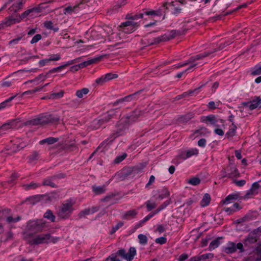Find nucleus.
<instances>
[{"instance_id": "1", "label": "nucleus", "mask_w": 261, "mask_h": 261, "mask_svg": "<svg viewBox=\"0 0 261 261\" xmlns=\"http://www.w3.org/2000/svg\"><path fill=\"white\" fill-rule=\"evenodd\" d=\"M128 118L124 116L118 121L116 124V130L113 133L107 140L103 141L101 145H103L105 144L112 142L118 137L123 135L125 130L128 128L129 125L132 124Z\"/></svg>"}, {"instance_id": "2", "label": "nucleus", "mask_w": 261, "mask_h": 261, "mask_svg": "<svg viewBox=\"0 0 261 261\" xmlns=\"http://www.w3.org/2000/svg\"><path fill=\"white\" fill-rule=\"evenodd\" d=\"M25 3V0H6L5 4L0 9V11L5 9L8 5L12 4L9 8V13L13 14L16 13L18 11L22 9L23 5Z\"/></svg>"}, {"instance_id": "3", "label": "nucleus", "mask_w": 261, "mask_h": 261, "mask_svg": "<svg viewBox=\"0 0 261 261\" xmlns=\"http://www.w3.org/2000/svg\"><path fill=\"white\" fill-rule=\"evenodd\" d=\"M182 34V33H181L180 31L172 30L161 36L153 38L152 40L148 39L147 43L148 45H150L159 43L161 42L167 41L174 38L177 35H180Z\"/></svg>"}, {"instance_id": "4", "label": "nucleus", "mask_w": 261, "mask_h": 261, "mask_svg": "<svg viewBox=\"0 0 261 261\" xmlns=\"http://www.w3.org/2000/svg\"><path fill=\"white\" fill-rule=\"evenodd\" d=\"M59 240L58 237H53L49 233L42 234L36 236L33 239L30 241V243L32 245L40 244L44 243H56Z\"/></svg>"}, {"instance_id": "5", "label": "nucleus", "mask_w": 261, "mask_h": 261, "mask_svg": "<svg viewBox=\"0 0 261 261\" xmlns=\"http://www.w3.org/2000/svg\"><path fill=\"white\" fill-rule=\"evenodd\" d=\"M45 227V224L42 220H30L27 224L25 231L29 234L35 233L41 231Z\"/></svg>"}, {"instance_id": "6", "label": "nucleus", "mask_w": 261, "mask_h": 261, "mask_svg": "<svg viewBox=\"0 0 261 261\" xmlns=\"http://www.w3.org/2000/svg\"><path fill=\"white\" fill-rule=\"evenodd\" d=\"M74 202L68 200L63 203L58 212V216L63 219L68 218L73 211Z\"/></svg>"}, {"instance_id": "7", "label": "nucleus", "mask_w": 261, "mask_h": 261, "mask_svg": "<svg viewBox=\"0 0 261 261\" xmlns=\"http://www.w3.org/2000/svg\"><path fill=\"white\" fill-rule=\"evenodd\" d=\"M137 27V23L133 21H127L123 22L120 25L121 30H120L119 36L120 38L124 37V34H129L133 32Z\"/></svg>"}, {"instance_id": "8", "label": "nucleus", "mask_w": 261, "mask_h": 261, "mask_svg": "<svg viewBox=\"0 0 261 261\" xmlns=\"http://www.w3.org/2000/svg\"><path fill=\"white\" fill-rule=\"evenodd\" d=\"M40 125H44L50 123L57 122L59 118L53 115H42L39 116Z\"/></svg>"}, {"instance_id": "9", "label": "nucleus", "mask_w": 261, "mask_h": 261, "mask_svg": "<svg viewBox=\"0 0 261 261\" xmlns=\"http://www.w3.org/2000/svg\"><path fill=\"white\" fill-rule=\"evenodd\" d=\"M20 22V19L18 16L16 15L9 16L4 20V21L0 24V29L4 28L11 26L16 23H19Z\"/></svg>"}, {"instance_id": "10", "label": "nucleus", "mask_w": 261, "mask_h": 261, "mask_svg": "<svg viewBox=\"0 0 261 261\" xmlns=\"http://www.w3.org/2000/svg\"><path fill=\"white\" fill-rule=\"evenodd\" d=\"M88 0H81V2L73 7L69 6L65 8L64 11V14H71L72 13H77L79 12V9L83 8L82 5L83 4L88 2Z\"/></svg>"}, {"instance_id": "11", "label": "nucleus", "mask_w": 261, "mask_h": 261, "mask_svg": "<svg viewBox=\"0 0 261 261\" xmlns=\"http://www.w3.org/2000/svg\"><path fill=\"white\" fill-rule=\"evenodd\" d=\"M143 115V112L142 110L136 109L134 110L130 115L125 116L126 117H129L128 119L131 123L136 122L138 118Z\"/></svg>"}, {"instance_id": "12", "label": "nucleus", "mask_w": 261, "mask_h": 261, "mask_svg": "<svg viewBox=\"0 0 261 261\" xmlns=\"http://www.w3.org/2000/svg\"><path fill=\"white\" fill-rule=\"evenodd\" d=\"M116 116V111L114 110H111L100 118L102 123L104 124L109 122L112 119Z\"/></svg>"}, {"instance_id": "13", "label": "nucleus", "mask_w": 261, "mask_h": 261, "mask_svg": "<svg viewBox=\"0 0 261 261\" xmlns=\"http://www.w3.org/2000/svg\"><path fill=\"white\" fill-rule=\"evenodd\" d=\"M251 258L253 261L261 260V244L258 245L253 251V253L250 256V259H251Z\"/></svg>"}, {"instance_id": "14", "label": "nucleus", "mask_w": 261, "mask_h": 261, "mask_svg": "<svg viewBox=\"0 0 261 261\" xmlns=\"http://www.w3.org/2000/svg\"><path fill=\"white\" fill-rule=\"evenodd\" d=\"M227 170L229 171L228 174L224 175V177H228L229 178H232L237 177L238 174V171L236 167L232 164H230L227 167Z\"/></svg>"}, {"instance_id": "15", "label": "nucleus", "mask_w": 261, "mask_h": 261, "mask_svg": "<svg viewBox=\"0 0 261 261\" xmlns=\"http://www.w3.org/2000/svg\"><path fill=\"white\" fill-rule=\"evenodd\" d=\"M214 257L213 253H206L201 255L195 256L191 258V261H200L201 260L212 259Z\"/></svg>"}, {"instance_id": "16", "label": "nucleus", "mask_w": 261, "mask_h": 261, "mask_svg": "<svg viewBox=\"0 0 261 261\" xmlns=\"http://www.w3.org/2000/svg\"><path fill=\"white\" fill-rule=\"evenodd\" d=\"M257 241L256 235L255 233L251 232L247 238L244 240L245 246H249L255 243Z\"/></svg>"}, {"instance_id": "17", "label": "nucleus", "mask_w": 261, "mask_h": 261, "mask_svg": "<svg viewBox=\"0 0 261 261\" xmlns=\"http://www.w3.org/2000/svg\"><path fill=\"white\" fill-rule=\"evenodd\" d=\"M239 195L237 194H232L228 195L224 200H222L220 202L222 205L228 204L233 202L234 200L238 199Z\"/></svg>"}, {"instance_id": "18", "label": "nucleus", "mask_w": 261, "mask_h": 261, "mask_svg": "<svg viewBox=\"0 0 261 261\" xmlns=\"http://www.w3.org/2000/svg\"><path fill=\"white\" fill-rule=\"evenodd\" d=\"M138 214V211L136 210L133 209L126 211L124 213L122 216V219L125 220H130L134 218Z\"/></svg>"}, {"instance_id": "19", "label": "nucleus", "mask_w": 261, "mask_h": 261, "mask_svg": "<svg viewBox=\"0 0 261 261\" xmlns=\"http://www.w3.org/2000/svg\"><path fill=\"white\" fill-rule=\"evenodd\" d=\"M201 121L202 122H209L211 124L214 125L215 126H218L217 122L218 120L216 119V117L214 115H211L206 117H203L202 118Z\"/></svg>"}, {"instance_id": "20", "label": "nucleus", "mask_w": 261, "mask_h": 261, "mask_svg": "<svg viewBox=\"0 0 261 261\" xmlns=\"http://www.w3.org/2000/svg\"><path fill=\"white\" fill-rule=\"evenodd\" d=\"M141 92V91H138L137 92H135V93L133 94H130V95H129L122 99H120L119 100H118V101H116L115 102H114V106H116L117 104H118L119 102H123L124 101H131L132 100L135 99L136 98V97Z\"/></svg>"}, {"instance_id": "21", "label": "nucleus", "mask_w": 261, "mask_h": 261, "mask_svg": "<svg viewBox=\"0 0 261 261\" xmlns=\"http://www.w3.org/2000/svg\"><path fill=\"white\" fill-rule=\"evenodd\" d=\"M250 102V104L249 106V109L253 110L257 108L261 104V98L260 97H255Z\"/></svg>"}, {"instance_id": "22", "label": "nucleus", "mask_w": 261, "mask_h": 261, "mask_svg": "<svg viewBox=\"0 0 261 261\" xmlns=\"http://www.w3.org/2000/svg\"><path fill=\"white\" fill-rule=\"evenodd\" d=\"M17 121L16 120H12L0 126L1 129L7 130L10 128H15L17 126Z\"/></svg>"}, {"instance_id": "23", "label": "nucleus", "mask_w": 261, "mask_h": 261, "mask_svg": "<svg viewBox=\"0 0 261 261\" xmlns=\"http://www.w3.org/2000/svg\"><path fill=\"white\" fill-rule=\"evenodd\" d=\"M43 24L46 29L53 30L54 32H57L59 30V28L57 25H54L51 21H45L43 23Z\"/></svg>"}, {"instance_id": "24", "label": "nucleus", "mask_w": 261, "mask_h": 261, "mask_svg": "<svg viewBox=\"0 0 261 261\" xmlns=\"http://www.w3.org/2000/svg\"><path fill=\"white\" fill-rule=\"evenodd\" d=\"M167 5L171 8L173 14L177 15L181 12V9L178 7L176 2H172Z\"/></svg>"}, {"instance_id": "25", "label": "nucleus", "mask_w": 261, "mask_h": 261, "mask_svg": "<svg viewBox=\"0 0 261 261\" xmlns=\"http://www.w3.org/2000/svg\"><path fill=\"white\" fill-rule=\"evenodd\" d=\"M167 4L168 3H164L161 7L155 10L158 16L163 15V19H165V12L168 9V7L167 6Z\"/></svg>"}, {"instance_id": "26", "label": "nucleus", "mask_w": 261, "mask_h": 261, "mask_svg": "<svg viewBox=\"0 0 261 261\" xmlns=\"http://www.w3.org/2000/svg\"><path fill=\"white\" fill-rule=\"evenodd\" d=\"M19 140H16L15 143L13 144L12 147V151L13 152H16V151L19 150L20 149L24 148L27 144L24 143H19Z\"/></svg>"}, {"instance_id": "27", "label": "nucleus", "mask_w": 261, "mask_h": 261, "mask_svg": "<svg viewBox=\"0 0 261 261\" xmlns=\"http://www.w3.org/2000/svg\"><path fill=\"white\" fill-rule=\"evenodd\" d=\"M236 251V245L234 243L229 242L224 248V251L226 253H232Z\"/></svg>"}, {"instance_id": "28", "label": "nucleus", "mask_w": 261, "mask_h": 261, "mask_svg": "<svg viewBox=\"0 0 261 261\" xmlns=\"http://www.w3.org/2000/svg\"><path fill=\"white\" fill-rule=\"evenodd\" d=\"M36 11H37V9H35V8H33L32 9H28L27 10L25 11L24 12L21 13L20 15H19L18 17L20 19V21L25 18H27L28 16H30V15L31 13H36Z\"/></svg>"}, {"instance_id": "29", "label": "nucleus", "mask_w": 261, "mask_h": 261, "mask_svg": "<svg viewBox=\"0 0 261 261\" xmlns=\"http://www.w3.org/2000/svg\"><path fill=\"white\" fill-rule=\"evenodd\" d=\"M103 125L101 120L100 119L94 120L90 124V127L92 129H97Z\"/></svg>"}, {"instance_id": "30", "label": "nucleus", "mask_w": 261, "mask_h": 261, "mask_svg": "<svg viewBox=\"0 0 261 261\" xmlns=\"http://www.w3.org/2000/svg\"><path fill=\"white\" fill-rule=\"evenodd\" d=\"M58 141V138L49 137L40 141V144H44L45 143H47L48 145H51L57 142Z\"/></svg>"}, {"instance_id": "31", "label": "nucleus", "mask_w": 261, "mask_h": 261, "mask_svg": "<svg viewBox=\"0 0 261 261\" xmlns=\"http://www.w3.org/2000/svg\"><path fill=\"white\" fill-rule=\"evenodd\" d=\"M89 92V89L84 88L76 91L75 95L79 98H82L84 95L87 94Z\"/></svg>"}, {"instance_id": "32", "label": "nucleus", "mask_w": 261, "mask_h": 261, "mask_svg": "<svg viewBox=\"0 0 261 261\" xmlns=\"http://www.w3.org/2000/svg\"><path fill=\"white\" fill-rule=\"evenodd\" d=\"M211 201V196L208 194H205L202 199L200 201V205L204 207L209 204Z\"/></svg>"}, {"instance_id": "33", "label": "nucleus", "mask_w": 261, "mask_h": 261, "mask_svg": "<svg viewBox=\"0 0 261 261\" xmlns=\"http://www.w3.org/2000/svg\"><path fill=\"white\" fill-rule=\"evenodd\" d=\"M93 191L94 193L96 194H101L103 193L106 191V186H99L96 187L95 186H93L92 187Z\"/></svg>"}, {"instance_id": "34", "label": "nucleus", "mask_w": 261, "mask_h": 261, "mask_svg": "<svg viewBox=\"0 0 261 261\" xmlns=\"http://www.w3.org/2000/svg\"><path fill=\"white\" fill-rule=\"evenodd\" d=\"M40 153L39 151H34L32 153L28 156L29 163H33L38 160Z\"/></svg>"}, {"instance_id": "35", "label": "nucleus", "mask_w": 261, "mask_h": 261, "mask_svg": "<svg viewBox=\"0 0 261 261\" xmlns=\"http://www.w3.org/2000/svg\"><path fill=\"white\" fill-rule=\"evenodd\" d=\"M54 2V0L49 1L47 2L42 3L38 5V6L37 7H35V9H37V11H36L37 13H39L41 12V11L43 9H44L48 7V6L47 5V4L51 3Z\"/></svg>"}, {"instance_id": "36", "label": "nucleus", "mask_w": 261, "mask_h": 261, "mask_svg": "<svg viewBox=\"0 0 261 261\" xmlns=\"http://www.w3.org/2000/svg\"><path fill=\"white\" fill-rule=\"evenodd\" d=\"M55 179L54 176L49 177L43 181V185L44 186H49L53 188L57 187L56 185L53 182Z\"/></svg>"}, {"instance_id": "37", "label": "nucleus", "mask_w": 261, "mask_h": 261, "mask_svg": "<svg viewBox=\"0 0 261 261\" xmlns=\"http://www.w3.org/2000/svg\"><path fill=\"white\" fill-rule=\"evenodd\" d=\"M98 61V58H94V59H91V60H87L86 61H85V62H83L80 64L81 68H83L85 67H87L90 65H91L93 63H96V62H97Z\"/></svg>"}, {"instance_id": "38", "label": "nucleus", "mask_w": 261, "mask_h": 261, "mask_svg": "<svg viewBox=\"0 0 261 261\" xmlns=\"http://www.w3.org/2000/svg\"><path fill=\"white\" fill-rule=\"evenodd\" d=\"M39 186H40L39 184L36 183V182H32L30 184H25V185H23L22 186L23 188L25 190L35 189Z\"/></svg>"}, {"instance_id": "39", "label": "nucleus", "mask_w": 261, "mask_h": 261, "mask_svg": "<svg viewBox=\"0 0 261 261\" xmlns=\"http://www.w3.org/2000/svg\"><path fill=\"white\" fill-rule=\"evenodd\" d=\"M165 206L162 205L161 207L159 208L155 212L151 213L149 215H148L146 217H145L142 220V223H145L148 220H149L151 218H152L155 214L158 213L161 210L163 209Z\"/></svg>"}, {"instance_id": "40", "label": "nucleus", "mask_w": 261, "mask_h": 261, "mask_svg": "<svg viewBox=\"0 0 261 261\" xmlns=\"http://www.w3.org/2000/svg\"><path fill=\"white\" fill-rule=\"evenodd\" d=\"M220 238H217L210 243L208 247L210 250H214L219 246L220 245Z\"/></svg>"}, {"instance_id": "41", "label": "nucleus", "mask_w": 261, "mask_h": 261, "mask_svg": "<svg viewBox=\"0 0 261 261\" xmlns=\"http://www.w3.org/2000/svg\"><path fill=\"white\" fill-rule=\"evenodd\" d=\"M47 75H48L47 73H46L45 74H40L37 77H36L34 80L28 81L25 82L24 84H27L29 82L32 83L33 82H35V81H44L47 77Z\"/></svg>"}, {"instance_id": "42", "label": "nucleus", "mask_w": 261, "mask_h": 261, "mask_svg": "<svg viewBox=\"0 0 261 261\" xmlns=\"http://www.w3.org/2000/svg\"><path fill=\"white\" fill-rule=\"evenodd\" d=\"M143 11L144 15L150 16L151 17H152L155 16H158L155 10L145 9L143 10Z\"/></svg>"}, {"instance_id": "43", "label": "nucleus", "mask_w": 261, "mask_h": 261, "mask_svg": "<svg viewBox=\"0 0 261 261\" xmlns=\"http://www.w3.org/2000/svg\"><path fill=\"white\" fill-rule=\"evenodd\" d=\"M198 154V150L196 148L191 149L189 150L187 152L186 156L182 157L183 159H186L188 158H189L193 155H197Z\"/></svg>"}, {"instance_id": "44", "label": "nucleus", "mask_w": 261, "mask_h": 261, "mask_svg": "<svg viewBox=\"0 0 261 261\" xmlns=\"http://www.w3.org/2000/svg\"><path fill=\"white\" fill-rule=\"evenodd\" d=\"M44 218L50 220L51 222H55L56 217L50 210H48L44 215Z\"/></svg>"}, {"instance_id": "45", "label": "nucleus", "mask_w": 261, "mask_h": 261, "mask_svg": "<svg viewBox=\"0 0 261 261\" xmlns=\"http://www.w3.org/2000/svg\"><path fill=\"white\" fill-rule=\"evenodd\" d=\"M17 96V94L13 96H11V97H10L9 98L7 99V100H6L5 101L1 102L0 103V110L3 109H4L5 107H6V106H7V104L8 103L10 102V101H11L15 97H16Z\"/></svg>"}, {"instance_id": "46", "label": "nucleus", "mask_w": 261, "mask_h": 261, "mask_svg": "<svg viewBox=\"0 0 261 261\" xmlns=\"http://www.w3.org/2000/svg\"><path fill=\"white\" fill-rule=\"evenodd\" d=\"M27 124L33 126L40 125L39 117L27 121Z\"/></svg>"}, {"instance_id": "47", "label": "nucleus", "mask_w": 261, "mask_h": 261, "mask_svg": "<svg viewBox=\"0 0 261 261\" xmlns=\"http://www.w3.org/2000/svg\"><path fill=\"white\" fill-rule=\"evenodd\" d=\"M64 92L63 90H61L58 93H53L50 95V98L52 99H58L62 97L64 95Z\"/></svg>"}, {"instance_id": "48", "label": "nucleus", "mask_w": 261, "mask_h": 261, "mask_svg": "<svg viewBox=\"0 0 261 261\" xmlns=\"http://www.w3.org/2000/svg\"><path fill=\"white\" fill-rule=\"evenodd\" d=\"M146 204L148 211H150L156 206V204L155 202H151L150 200L147 201L146 203Z\"/></svg>"}, {"instance_id": "49", "label": "nucleus", "mask_w": 261, "mask_h": 261, "mask_svg": "<svg viewBox=\"0 0 261 261\" xmlns=\"http://www.w3.org/2000/svg\"><path fill=\"white\" fill-rule=\"evenodd\" d=\"M261 74V66L256 65L252 70L251 74L252 75H259Z\"/></svg>"}, {"instance_id": "50", "label": "nucleus", "mask_w": 261, "mask_h": 261, "mask_svg": "<svg viewBox=\"0 0 261 261\" xmlns=\"http://www.w3.org/2000/svg\"><path fill=\"white\" fill-rule=\"evenodd\" d=\"M188 182L192 185L196 186L200 184V180L198 177H193L190 179Z\"/></svg>"}, {"instance_id": "51", "label": "nucleus", "mask_w": 261, "mask_h": 261, "mask_svg": "<svg viewBox=\"0 0 261 261\" xmlns=\"http://www.w3.org/2000/svg\"><path fill=\"white\" fill-rule=\"evenodd\" d=\"M139 243L143 245H145L147 243V238L146 236L140 234L138 236Z\"/></svg>"}, {"instance_id": "52", "label": "nucleus", "mask_w": 261, "mask_h": 261, "mask_svg": "<svg viewBox=\"0 0 261 261\" xmlns=\"http://www.w3.org/2000/svg\"><path fill=\"white\" fill-rule=\"evenodd\" d=\"M106 82H107V81L105 75H103L95 80L96 84L98 86H101Z\"/></svg>"}, {"instance_id": "53", "label": "nucleus", "mask_w": 261, "mask_h": 261, "mask_svg": "<svg viewBox=\"0 0 261 261\" xmlns=\"http://www.w3.org/2000/svg\"><path fill=\"white\" fill-rule=\"evenodd\" d=\"M219 101L215 103L214 101H212L208 102L207 107L210 110H215L219 106Z\"/></svg>"}, {"instance_id": "54", "label": "nucleus", "mask_w": 261, "mask_h": 261, "mask_svg": "<svg viewBox=\"0 0 261 261\" xmlns=\"http://www.w3.org/2000/svg\"><path fill=\"white\" fill-rule=\"evenodd\" d=\"M260 186L257 182H254L251 186V190L253 191L254 193L257 194L258 193V189Z\"/></svg>"}, {"instance_id": "55", "label": "nucleus", "mask_w": 261, "mask_h": 261, "mask_svg": "<svg viewBox=\"0 0 261 261\" xmlns=\"http://www.w3.org/2000/svg\"><path fill=\"white\" fill-rule=\"evenodd\" d=\"M104 75L107 82L109 81L110 80L116 79L118 77V75L117 74H113L112 73H108Z\"/></svg>"}, {"instance_id": "56", "label": "nucleus", "mask_w": 261, "mask_h": 261, "mask_svg": "<svg viewBox=\"0 0 261 261\" xmlns=\"http://www.w3.org/2000/svg\"><path fill=\"white\" fill-rule=\"evenodd\" d=\"M20 220V216H17L16 218H13L12 216H9L7 218V221L9 223H15Z\"/></svg>"}, {"instance_id": "57", "label": "nucleus", "mask_w": 261, "mask_h": 261, "mask_svg": "<svg viewBox=\"0 0 261 261\" xmlns=\"http://www.w3.org/2000/svg\"><path fill=\"white\" fill-rule=\"evenodd\" d=\"M126 156H127V155L126 153H123V154H122L121 155L117 156L116 158V159L114 160V162L116 164H119V163L122 162L123 160H124L126 158Z\"/></svg>"}, {"instance_id": "58", "label": "nucleus", "mask_w": 261, "mask_h": 261, "mask_svg": "<svg viewBox=\"0 0 261 261\" xmlns=\"http://www.w3.org/2000/svg\"><path fill=\"white\" fill-rule=\"evenodd\" d=\"M91 212L94 213V211L91 210L90 209H85L84 211L81 212V213L79 214V217H84L85 216L89 215Z\"/></svg>"}, {"instance_id": "59", "label": "nucleus", "mask_w": 261, "mask_h": 261, "mask_svg": "<svg viewBox=\"0 0 261 261\" xmlns=\"http://www.w3.org/2000/svg\"><path fill=\"white\" fill-rule=\"evenodd\" d=\"M255 193H254L253 191L252 190L250 189L246 194L243 197L244 199H248L252 198L254 196L256 195Z\"/></svg>"}, {"instance_id": "60", "label": "nucleus", "mask_w": 261, "mask_h": 261, "mask_svg": "<svg viewBox=\"0 0 261 261\" xmlns=\"http://www.w3.org/2000/svg\"><path fill=\"white\" fill-rule=\"evenodd\" d=\"M236 129L237 126L232 124V127L229 129L228 132L226 133V135L229 136H233L235 134Z\"/></svg>"}, {"instance_id": "61", "label": "nucleus", "mask_w": 261, "mask_h": 261, "mask_svg": "<svg viewBox=\"0 0 261 261\" xmlns=\"http://www.w3.org/2000/svg\"><path fill=\"white\" fill-rule=\"evenodd\" d=\"M156 243L160 244L161 245L164 244L167 242V239L165 237H160L155 239V241Z\"/></svg>"}, {"instance_id": "62", "label": "nucleus", "mask_w": 261, "mask_h": 261, "mask_svg": "<svg viewBox=\"0 0 261 261\" xmlns=\"http://www.w3.org/2000/svg\"><path fill=\"white\" fill-rule=\"evenodd\" d=\"M42 89V88H35L33 90H28V91H27L24 92H23L22 94V95H25L26 94H34L35 93V92L39 91L40 90Z\"/></svg>"}, {"instance_id": "63", "label": "nucleus", "mask_w": 261, "mask_h": 261, "mask_svg": "<svg viewBox=\"0 0 261 261\" xmlns=\"http://www.w3.org/2000/svg\"><path fill=\"white\" fill-rule=\"evenodd\" d=\"M42 38V36L40 34H37L35 35L31 41L32 44L37 42Z\"/></svg>"}, {"instance_id": "64", "label": "nucleus", "mask_w": 261, "mask_h": 261, "mask_svg": "<svg viewBox=\"0 0 261 261\" xmlns=\"http://www.w3.org/2000/svg\"><path fill=\"white\" fill-rule=\"evenodd\" d=\"M39 200V197L37 196H33L32 197H30L28 199H27V201H30V203L34 204L35 203L38 201Z\"/></svg>"}]
</instances>
